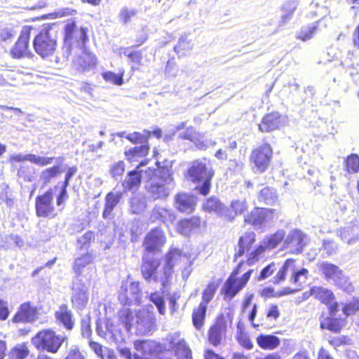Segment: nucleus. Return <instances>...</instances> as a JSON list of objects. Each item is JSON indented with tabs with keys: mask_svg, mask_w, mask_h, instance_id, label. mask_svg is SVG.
Instances as JSON below:
<instances>
[{
	"mask_svg": "<svg viewBox=\"0 0 359 359\" xmlns=\"http://www.w3.org/2000/svg\"><path fill=\"white\" fill-rule=\"evenodd\" d=\"M144 175L147 177L145 189L149 197L153 201L166 199L175 187L169 170L147 168Z\"/></svg>",
	"mask_w": 359,
	"mask_h": 359,
	"instance_id": "obj_1",
	"label": "nucleus"
},
{
	"mask_svg": "<svg viewBox=\"0 0 359 359\" xmlns=\"http://www.w3.org/2000/svg\"><path fill=\"white\" fill-rule=\"evenodd\" d=\"M120 319L127 331L134 328L140 334L151 332L156 325L154 313L146 310L139 311L133 314L130 309H124L120 312Z\"/></svg>",
	"mask_w": 359,
	"mask_h": 359,
	"instance_id": "obj_2",
	"label": "nucleus"
},
{
	"mask_svg": "<svg viewBox=\"0 0 359 359\" xmlns=\"http://www.w3.org/2000/svg\"><path fill=\"white\" fill-rule=\"evenodd\" d=\"M160 266V260L154 258V255L144 253L141 265V272L143 278L149 283H160L165 288L169 283L170 278V270L169 268L163 269V271L158 270Z\"/></svg>",
	"mask_w": 359,
	"mask_h": 359,
	"instance_id": "obj_3",
	"label": "nucleus"
},
{
	"mask_svg": "<svg viewBox=\"0 0 359 359\" xmlns=\"http://www.w3.org/2000/svg\"><path fill=\"white\" fill-rule=\"evenodd\" d=\"M187 175L194 183H202L198 187L200 194L207 195L210 188V181L214 175L209 161L206 159H198L194 161L189 167Z\"/></svg>",
	"mask_w": 359,
	"mask_h": 359,
	"instance_id": "obj_4",
	"label": "nucleus"
},
{
	"mask_svg": "<svg viewBox=\"0 0 359 359\" xmlns=\"http://www.w3.org/2000/svg\"><path fill=\"white\" fill-rule=\"evenodd\" d=\"M317 267L327 282L334 283L346 292L353 291L354 288L349 278L338 266L328 262H321L317 264Z\"/></svg>",
	"mask_w": 359,
	"mask_h": 359,
	"instance_id": "obj_5",
	"label": "nucleus"
},
{
	"mask_svg": "<svg viewBox=\"0 0 359 359\" xmlns=\"http://www.w3.org/2000/svg\"><path fill=\"white\" fill-rule=\"evenodd\" d=\"M56 32L50 25H46L33 40L35 52L42 57L52 55L57 48Z\"/></svg>",
	"mask_w": 359,
	"mask_h": 359,
	"instance_id": "obj_6",
	"label": "nucleus"
},
{
	"mask_svg": "<svg viewBox=\"0 0 359 359\" xmlns=\"http://www.w3.org/2000/svg\"><path fill=\"white\" fill-rule=\"evenodd\" d=\"M67 339L65 335L57 334L55 332L48 329L39 332L32 337V344L39 351L56 353Z\"/></svg>",
	"mask_w": 359,
	"mask_h": 359,
	"instance_id": "obj_7",
	"label": "nucleus"
},
{
	"mask_svg": "<svg viewBox=\"0 0 359 359\" xmlns=\"http://www.w3.org/2000/svg\"><path fill=\"white\" fill-rule=\"evenodd\" d=\"M88 32L87 27H79L74 21H68L65 27L64 51L69 53L73 45L79 46L81 48L86 46V43L88 41Z\"/></svg>",
	"mask_w": 359,
	"mask_h": 359,
	"instance_id": "obj_8",
	"label": "nucleus"
},
{
	"mask_svg": "<svg viewBox=\"0 0 359 359\" xmlns=\"http://www.w3.org/2000/svg\"><path fill=\"white\" fill-rule=\"evenodd\" d=\"M273 156L270 144L264 143L252 150L250 161L255 172L262 173L269 167Z\"/></svg>",
	"mask_w": 359,
	"mask_h": 359,
	"instance_id": "obj_9",
	"label": "nucleus"
},
{
	"mask_svg": "<svg viewBox=\"0 0 359 359\" xmlns=\"http://www.w3.org/2000/svg\"><path fill=\"white\" fill-rule=\"evenodd\" d=\"M245 266L244 262H241L238 266L233 271L229 278L225 282L223 286V290L226 295L229 296L231 299L246 285L249 280L251 273L253 270H248L241 278L236 279V276L243 271Z\"/></svg>",
	"mask_w": 359,
	"mask_h": 359,
	"instance_id": "obj_10",
	"label": "nucleus"
},
{
	"mask_svg": "<svg viewBox=\"0 0 359 359\" xmlns=\"http://www.w3.org/2000/svg\"><path fill=\"white\" fill-rule=\"evenodd\" d=\"M31 27H24L18 41L10 50L11 56L14 59L32 58L34 55L29 47Z\"/></svg>",
	"mask_w": 359,
	"mask_h": 359,
	"instance_id": "obj_11",
	"label": "nucleus"
},
{
	"mask_svg": "<svg viewBox=\"0 0 359 359\" xmlns=\"http://www.w3.org/2000/svg\"><path fill=\"white\" fill-rule=\"evenodd\" d=\"M140 289L138 282L126 280L122 282L119 290L118 300L121 304H138L140 300Z\"/></svg>",
	"mask_w": 359,
	"mask_h": 359,
	"instance_id": "obj_12",
	"label": "nucleus"
},
{
	"mask_svg": "<svg viewBox=\"0 0 359 359\" xmlns=\"http://www.w3.org/2000/svg\"><path fill=\"white\" fill-rule=\"evenodd\" d=\"M166 341L168 348L175 353L177 359H192L190 348L179 333L168 335Z\"/></svg>",
	"mask_w": 359,
	"mask_h": 359,
	"instance_id": "obj_13",
	"label": "nucleus"
},
{
	"mask_svg": "<svg viewBox=\"0 0 359 359\" xmlns=\"http://www.w3.org/2000/svg\"><path fill=\"white\" fill-rule=\"evenodd\" d=\"M166 238L160 228H155L151 230L145 236L143 243L144 253L154 255L160 251V249L165 243Z\"/></svg>",
	"mask_w": 359,
	"mask_h": 359,
	"instance_id": "obj_14",
	"label": "nucleus"
},
{
	"mask_svg": "<svg viewBox=\"0 0 359 359\" xmlns=\"http://www.w3.org/2000/svg\"><path fill=\"white\" fill-rule=\"evenodd\" d=\"M278 215L276 209L255 208L249 215L245 216V222L255 228H260L264 222L272 220L274 215Z\"/></svg>",
	"mask_w": 359,
	"mask_h": 359,
	"instance_id": "obj_15",
	"label": "nucleus"
},
{
	"mask_svg": "<svg viewBox=\"0 0 359 359\" xmlns=\"http://www.w3.org/2000/svg\"><path fill=\"white\" fill-rule=\"evenodd\" d=\"M89 285L82 283L81 280L76 277L72 284V302L78 309H83L88 300Z\"/></svg>",
	"mask_w": 359,
	"mask_h": 359,
	"instance_id": "obj_16",
	"label": "nucleus"
},
{
	"mask_svg": "<svg viewBox=\"0 0 359 359\" xmlns=\"http://www.w3.org/2000/svg\"><path fill=\"white\" fill-rule=\"evenodd\" d=\"M82 53L72 61V67L79 72H89L97 65L95 55L86 50V46L81 48Z\"/></svg>",
	"mask_w": 359,
	"mask_h": 359,
	"instance_id": "obj_17",
	"label": "nucleus"
},
{
	"mask_svg": "<svg viewBox=\"0 0 359 359\" xmlns=\"http://www.w3.org/2000/svg\"><path fill=\"white\" fill-rule=\"evenodd\" d=\"M310 293L316 299L328 306L331 316L335 315L338 309V304L334 301V295L331 290L323 287L315 286L311 288Z\"/></svg>",
	"mask_w": 359,
	"mask_h": 359,
	"instance_id": "obj_18",
	"label": "nucleus"
},
{
	"mask_svg": "<svg viewBox=\"0 0 359 359\" xmlns=\"http://www.w3.org/2000/svg\"><path fill=\"white\" fill-rule=\"evenodd\" d=\"M53 190L48 189L43 195L36 198V212L39 217H48L54 212Z\"/></svg>",
	"mask_w": 359,
	"mask_h": 359,
	"instance_id": "obj_19",
	"label": "nucleus"
},
{
	"mask_svg": "<svg viewBox=\"0 0 359 359\" xmlns=\"http://www.w3.org/2000/svg\"><path fill=\"white\" fill-rule=\"evenodd\" d=\"M308 241L309 238L304 233L299 229H293L284 240V245L290 247L294 253L299 254L303 252Z\"/></svg>",
	"mask_w": 359,
	"mask_h": 359,
	"instance_id": "obj_20",
	"label": "nucleus"
},
{
	"mask_svg": "<svg viewBox=\"0 0 359 359\" xmlns=\"http://www.w3.org/2000/svg\"><path fill=\"white\" fill-rule=\"evenodd\" d=\"M146 161H142L135 170L128 173L122 182L123 189L122 191L126 192L127 191L137 190L140 185L141 180L145 179L147 180L144 172H143V170L140 169V168L146 165Z\"/></svg>",
	"mask_w": 359,
	"mask_h": 359,
	"instance_id": "obj_21",
	"label": "nucleus"
},
{
	"mask_svg": "<svg viewBox=\"0 0 359 359\" xmlns=\"http://www.w3.org/2000/svg\"><path fill=\"white\" fill-rule=\"evenodd\" d=\"M285 123V118L278 112L273 111L265 115L259 124V129L262 133H268L280 128Z\"/></svg>",
	"mask_w": 359,
	"mask_h": 359,
	"instance_id": "obj_22",
	"label": "nucleus"
},
{
	"mask_svg": "<svg viewBox=\"0 0 359 359\" xmlns=\"http://www.w3.org/2000/svg\"><path fill=\"white\" fill-rule=\"evenodd\" d=\"M36 316V309L30 302L22 304L17 313L13 316L12 321L18 323H31L34 321Z\"/></svg>",
	"mask_w": 359,
	"mask_h": 359,
	"instance_id": "obj_23",
	"label": "nucleus"
},
{
	"mask_svg": "<svg viewBox=\"0 0 359 359\" xmlns=\"http://www.w3.org/2000/svg\"><path fill=\"white\" fill-rule=\"evenodd\" d=\"M55 157H46L39 156L33 154H17L11 156V161L12 162H24V161H29L35 165L39 166L45 167L48 165H50Z\"/></svg>",
	"mask_w": 359,
	"mask_h": 359,
	"instance_id": "obj_24",
	"label": "nucleus"
},
{
	"mask_svg": "<svg viewBox=\"0 0 359 359\" xmlns=\"http://www.w3.org/2000/svg\"><path fill=\"white\" fill-rule=\"evenodd\" d=\"M175 219V214L171 209L157 205L154 208L150 216L151 222L160 221L167 226L172 224Z\"/></svg>",
	"mask_w": 359,
	"mask_h": 359,
	"instance_id": "obj_25",
	"label": "nucleus"
},
{
	"mask_svg": "<svg viewBox=\"0 0 359 359\" xmlns=\"http://www.w3.org/2000/svg\"><path fill=\"white\" fill-rule=\"evenodd\" d=\"M175 206L180 212L190 213L195 208L196 198L192 195L181 193L175 196Z\"/></svg>",
	"mask_w": 359,
	"mask_h": 359,
	"instance_id": "obj_26",
	"label": "nucleus"
},
{
	"mask_svg": "<svg viewBox=\"0 0 359 359\" xmlns=\"http://www.w3.org/2000/svg\"><path fill=\"white\" fill-rule=\"evenodd\" d=\"M123 191L114 189L112 191L107 194L105 197L104 210L102 213L104 218H108L111 215L114 208L123 197Z\"/></svg>",
	"mask_w": 359,
	"mask_h": 359,
	"instance_id": "obj_27",
	"label": "nucleus"
},
{
	"mask_svg": "<svg viewBox=\"0 0 359 359\" xmlns=\"http://www.w3.org/2000/svg\"><path fill=\"white\" fill-rule=\"evenodd\" d=\"M56 319L68 330L73 329L74 319L72 311L65 304H62L55 312Z\"/></svg>",
	"mask_w": 359,
	"mask_h": 359,
	"instance_id": "obj_28",
	"label": "nucleus"
},
{
	"mask_svg": "<svg viewBox=\"0 0 359 359\" xmlns=\"http://www.w3.org/2000/svg\"><path fill=\"white\" fill-rule=\"evenodd\" d=\"M225 330V323L223 320H218L209 330L208 339L210 343L213 346L219 344Z\"/></svg>",
	"mask_w": 359,
	"mask_h": 359,
	"instance_id": "obj_29",
	"label": "nucleus"
},
{
	"mask_svg": "<svg viewBox=\"0 0 359 359\" xmlns=\"http://www.w3.org/2000/svg\"><path fill=\"white\" fill-rule=\"evenodd\" d=\"M325 20L326 18H323L314 23L303 26L297 34V38L303 41L310 40L317 33L320 25H322Z\"/></svg>",
	"mask_w": 359,
	"mask_h": 359,
	"instance_id": "obj_30",
	"label": "nucleus"
},
{
	"mask_svg": "<svg viewBox=\"0 0 359 359\" xmlns=\"http://www.w3.org/2000/svg\"><path fill=\"white\" fill-rule=\"evenodd\" d=\"M134 346L137 351L145 357L154 355L160 349L158 345L154 341H136Z\"/></svg>",
	"mask_w": 359,
	"mask_h": 359,
	"instance_id": "obj_31",
	"label": "nucleus"
},
{
	"mask_svg": "<svg viewBox=\"0 0 359 359\" xmlns=\"http://www.w3.org/2000/svg\"><path fill=\"white\" fill-rule=\"evenodd\" d=\"M255 234L253 232L245 233L239 239L238 249L235 253V258L241 257L245 250H249L255 241Z\"/></svg>",
	"mask_w": 359,
	"mask_h": 359,
	"instance_id": "obj_32",
	"label": "nucleus"
},
{
	"mask_svg": "<svg viewBox=\"0 0 359 359\" xmlns=\"http://www.w3.org/2000/svg\"><path fill=\"white\" fill-rule=\"evenodd\" d=\"M200 135L192 128L189 127L180 133L179 137L182 140H188L194 142L196 147L200 149H205L208 147V143H204L199 140Z\"/></svg>",
	"mask_w": 359,
	"mask_h": 359,
	"instance_id": "obj_33",
	"label": "nucleus"
},
{
	"mask_svg": "<svg viewBox=\"0 0 359 359\" xmlns=\"http://www.w3.org/2000/svg\"><path fill=\"white\" fill-rule=\"evenodd\" d=\"M341 238L348 243L352 244L359 241V227L357 226H348L339 231Z\"/></svg>",
	"mask_w": 359,
	"mask_h": 359,
	"instance_id": "obj_34",
	"label": "nucleus"
},
{
	"mask_svg": "<svg viewBox=\"0 0 359 359\" xmlns=\"http://www.w3.org/2000/svg\"><path fill=\"white\" fill-rule=\"evenodd\" d=\"M200 225V219L194 217L190 219H185L180 221L177 224V231L182 235H188L192 230Z\"/></svg>",
	"mask_w": 359,
	"mask_h": 359,
	"instance_id": "obj_35",
	"label": "nucleus"
},
{
	"mask_svg": "<svg viewBox=\"0 0 359 359\" xmlns=\"http://www.w3.org/2000/svg\"><path fill=\"white\" fill-rule=\"evenodd\" d=\"M298 6V0H287L282 6L281 22L283 24L290 21Z\"/></svg>",
	"mask_w": 359,
	"mask_h": 359,
	"instance_id": "obj_36",
	"label": "nucleus"
},
{
	"mask_svg": "<svg viewBox=\"0 0 359 359\" xmlns=\"http://www.w3.org/2000/svg\"><path fill=\"white\" fill-rule=\"evenodd\" d=\"M206 311L207 306L205 304H200L197 308L194 309L192 313V321L196 329L199 330L203 327Z\"/></svg>",
	"mask_w": 359,
	"mask_h": 359,
	"instance_id": "obj_37",
	"label": "nucleus"
},
{
	"mask_svg": "<svg viewBox=\"0 0 359 359\" xmlns=\"http://www.w3.org/2000/svg\"><path fill=\"white\" fill-rule=\"evenodd\" d=\"M258 345L264 349H274L280 344V339L274 335H260L257 338Z\"/></svg>",
	"mask_w": 359,
	"mask_h": 359,
	"instance_id": "obj_38",
	"label": "nucleus"
},
{
	"mask_svg": "<svg viewBox=\"0 0 359 359\" xmlns=\"http://www.w3.org/2000/svg\"><path fill=\"white\" fill-rule=\"evenodd\" d=\"M203 208L205 211L214 212L221 215H224L226 212L225 206L215 197L209 198L204 204Z\"/></svg>",
	"mask_w": 359,
	"mask_h": 359,
	"instance_id": "obj_39",
	"label": "nucleus"
},
{
	"mask_svg": "<svg viewBox=\"0 0 359 359\" xmlns=\"http://www.w3.org/2000/svg\"><path fill=\"white\" fill-rule=\"evenodd\" d=\"M61 172L62 171L59 165H54L44 169L40 173L39 181L42 182L43 186L47 185L50 183L53 179L59 175Z\"/></svg>",
	"mask_w": 359,
	"mask_h": 359,
	"instance_id": "obj_40",
	"label": "nucleus"
},
{
	"mask_svg": "<svg viewBox=\"0 0 359 359\" xmlns=\"http://www.w3.org/2000/svg\"><path fill=\"white\" fill-rule=\"evenodd\" d=\"M93 260V257L90 253H86L85 255L75 259L73 269L77 277L83 273V269L89 265Z\"/></svg>",
	"mask_w": 359,
	"mask_h": 359,
	"instance_id": "obj_41",
	"label": "nucleus"
},
{
	"mask_svg": "<svg viewBox=\"0 0 359 359\" xmlns=\"http://www.w3.org/2000/svg\"><path fill=\"white\" fill-rule=\"evenodd\" d=\"M285 232L283 229L278 230L274 234L266 237L262 242L264 249L276 248L284 238Z\"/></svg>",
	"mask_w": 359,
	"mask_h": 359,
	"instance_id": "obj_42",
	"label": "nucleus"
},
{
	"mask_svg": "<svg viewBox=\"0 0 359 359\" xmlns=\"http://www.w3.org/2000/svg\"><path fill=\"white\" fill-rule=\"evenodd\" d=\"M149 151V146L147 144H142L135 146L125 151V155L130 161H135L137 158L145 156Z\"/></svg>",
	"mask_w": 359,
	"mask_h": 359,
	"instance_id": "obj_43",
	"label": "nucleus"
},
{
	"mask_svg": "<svg viewBox=\"0 0 359 359\" xmlns=\"http://www.w3.org/2000/svg\"><path fill=\"white\" fill-rule=\"evenodd\" d=\"M277 200L276 193L268 187L263 188L258 195V201L266 205H273Z\"/></svg>",
	"mask_w": 359,
	"mask_h": 359,
	"instance_id": "obj_44",
	"label": "nucleus"
},
{
	"mask_svg": "<svg viewBox=\"0 0 359 359\" xmlns=\"http://www.w3.org/2000/svg\"><path fill=\"white\" fill-rule=\"evenodd\" d=\"M344 320L339 318H326L321 320L320 327L334 332H339L344 327Z\"/></svg>",
	"mask_w": 359,
	"mask_h": 359,
	"instance_id": "obj_45",
	"label": "nucleus"
},
{
	"mask_svg": "<svg viewBox=\"0 0 359 359\" xmlns=\"http://www.w3.org/2000/svg\"><path fill=\"white\" fill-rule=\"evenodd\" d=\"M294 259H287L285 262L283 266L279 269L276 276L273 278L272 282L275 284L279 283L280 281L284 280L285 278V276L287 271L289 269L294 271Z\"/></svg>",
	"mask_w": 359,
	"mask_h": 359,
	"instance_id": "obj_46",
	"label": "nucleus"
},
{
	"mask_svg": "<svg viewBox=\"0 0 359 359\" xmlns=\"http://www.w3.org/2000/svg\"><path fill=\"white\" fill-rule=\"evenodd\" d=\"M147 201L142 196H135L130 200V210L135 214H140L145 210Z\"/></svg>",
	"mask_w": 359,
	"mask_h": 359,
	"instance_id": "obj_47",
	"label": "nucleus"
},
{
	"mask_svg": "<svg viewBox=\"0 0 359 359\" xmlns=\"http://www.w3.org/2000/svg\"><path fill=\"white\" fill-rule=\"evenodd\" d=\"M182 259L181 251L178 249L173 248L167 254L165 257V268H169L170 275L172 274V268L178 263Z\"/></svg>",
	"mask_w": 359,
	"mask_h": 359,
	"instance_id": "obj_48",
	"label": "nucleus"
},
{
	"mask_svg": "<svg viewBox=\"0 0 359 359\" xmlns=\"http://www.w3.org/2000/svg\"><path fill=\"white\" fill-rule=\"evenodd\" d=\"M114 52L118 54L120 56L122 55L127 56L131 62L136 64H140L142 58V53L140 51L129 52V48H121L117 50H114Z\"/></svg>",
	"mask_w": 359,
	"mask_h": 359,
	"instance_id": "obj_49",
	"label": "nucleus"
},
{
	"mask_svg": "<svg viewBox=\"0 0 359 359\" xmlns=\"http://www.w3.org/2000/svg\"><path fill=\"white\" fill-rule=\"evenodd\" d=\"M149 299L156 306L158 312L163 315L165 311V307L162 293L159 292H153L150 294Z\"/></svg>",
	"mask_w": 359,
	"mask_h": 359,
	"instance_id": "obj_50",
	"label": "nucleus"
},
{
	"mask_svg": "<svg viewBox=\"0 0 359 359\" xmlns=\"http://www.w3.org/2000/svg\"><path fill=\"white\" fill-rule=\"evenodd\" d=\"M217 285H215V283H209L203 292V301L201 304H205V306H207L208 304L214 297L215 293L217 290Z\"/></svg>",
	"mask_w": 359,
	"mask_h": 359,
	"instance_id": "obj_51",
	"label": "nucleus"
},
{
	"mask_svg": "<svg viewBox=\"0 0 359 359\" xmlns=\"http://www.w3.org/2000/svg\"><path fill=\"white\" fill-rule=\"evenodd\" d=\"M346 166L348 172H357L359 171V158L356 154H351L347 157Z\"/></svg>",
	"mask_w": 359,
	"mask_h": 359,
	"instance_id": "obj_52",
	"label": "nucleus"
},
{
	"mask_svg": "<svg viewBox=\"0 0 359 359\" xmlns=\"http://www.w3.org/2000/svg\"><path fill=\"white\" fill-rule=\"evenodd\" d=\"M65 359H86V357L77 346L72 345L67 349Z\"/></svg>",
	"mask_w": 359,
	"mask_h": 359,
	"instance_id": "obj_53",
	"label": "nucleus"
},
{
	"mask_svg": "<svg viewBox=\"0 0 359 359\" xmlns=\"http://www.w3.org/2000/svg\"><path fill=\"white\" fill-rule=\"evenodd\" d=\"M103 79L109 83L121 86L123 84V75L116 74L112 72H106L102 74Z\"/></svg>",
	"mask_w": 359,
	"mask_h": 359,
	"instance_id": "obj_54",
	"label": "nucleus"
},
{
	"mask_svg": "<svg viewBox=\"0 0 359 359\" xmlns=\"http://www.w3.org/2000/svg\"><path fill=\"white\" fill-rule=\"evenodd\" d=\"M343 313L346 316H351L359 311V299L354 298L349 303L345 304L343 307Z\"/></svg>",
	"mask_w": 359,
	"mask_h": 359,
	"instance_id": "obj_55",
	"label": "nucleus"
},
{
	"mask_svg": "<svg viewBox=\"0 0 359 359\" xmlns=\"http://www.w3.org/2000/svg\"><path fill=\"white\" fill-rule=\"evenodd\" d=\"M12 359H25L29 354V350L25 346L15 347L11 351Z\"/></svg>",
	"mask_w": 359,
	"mask_h": 359,
	"instance_id": "obj_56",
	"label": "nucleus"
},
{
	"mask_svg": "<svg viewBox=\"0 0 359 359\" xmlns=\"http://www.w3.org/2000/svg\"><path fill=\"white\" fill-rule=\"evenodd\" d=\"M309 274V271L306 269H302L297 271H293L292 276V281L294 283H305Z\"/></svg>",
	"mask_w": 359,
	"mask_h": 359,
	"instance_id": "obj_57",
	"label": "nucleus"
},
{
	"mask_svg": "<svg viewBox=\"0 0 359 359\" xmlns=\"http://www.w3.org/2000/svg\"><path fill=\"white\" fill-rule=\"evenodd\" d=\"M137 13V11L135 9H129L126 7L121 8L119 18L120 20L124 23H128L131 18L134 17Z\"/></svg>",
	"mask_w": 359,
	"mask_h": 359,
	"instance_id": "obj_58",
	"label": "nucleus"
},
{
	"mask_svg": "<svg viewBox=\"0 0 359 359\" xmlns=\"http://www.w3.org/2000/svg\"><path fill=\"white\" fill-rule=\"evenodd\" d=\"M125 170V163L120 161L114 163L110 169L111 174L113 177L117 178L123 175Z\"/></svg>",
	"mask_w": 359,
	"mask_h": 359,
	"instance_id": "obj_59",
	"label": "nucleus"
},
{
	"mask_svg": "<svg viewBox=\"0 0 359 359\" xmlns=\"http://www.w3.org/2000/svg\"><path fill=\"white\" fill-rule=\"evenodd\" d=\"M265 250L264 245H260L255 250L252 251L248 257L246 264L250 266L258 260L259 256ZM245 265V263L244 262Z\"/></svg>",
	"mask_w": 359,
	"mask_h": 359,
	"instance_id": "obj_60",
	"label": "nucleus"
},
{
	"mask_svg": "<svg viewBox=\"0 0 359 359\" xmlns=\"http://www.w3.org/2000/svg\"><path fill=\"white\" fill-rule=\"evenodd\" d=\"M93 239V233L92 231H88L78 238L77 243L80 245L81 248H88L91 241Z\"/></svg>",
	"mask_w": 359,
	"mask_h": 359,
	"instance_id": "obj_61",
	"label": "nucleus"
},
{
	"mask_svg": "<svg viewBox=\"0 0 359 359\" xmlns=\"http://www.w3.org/2000/svg\"><path fill=\"white\" fill-rule=\"evenodd\" d=\"M81 330L83 337L90 338L92 331L90 327V318L88 317L83 318L81 320Z\"/></svg>",
	"mask_w": 359,
	"mask_h": 359,
	"instance_id": "obj_62",
	"label": "nucleus"
},
{
	"mask_svg": "<svg viewBox=\"0 0 359 359\" xmlns=\"http://www.w3.org/2000/svg\"><path fill=\"white\" fill-rule=\"evenodd\" d=\"M237 339L238 343L247 349H251L253 346L252 343L251 342L249 337L243 333V332H240L237 336Z\"/></svg>",
	"mask_w": 359,
	"mask_h": 359,
	"instance_id": "obj_63",
	"label": "nucleus"
},
{
	"mask_svg": "<svg viewBox=\"0 0 359 359\" xmlns=\"http://www.w3.org/2000/svg\"><path fill=\"white\" fill-rule=\"evenodd\" d=\"M323 248L328 256L334 255L337 251V244L330 240H325L323 241Z\"/></svg>",
	"mask_w": 359,
	"mask_h": 359,
	"instance_id": "obj_64",
	"label": "nucleus"
}]
</instances>
